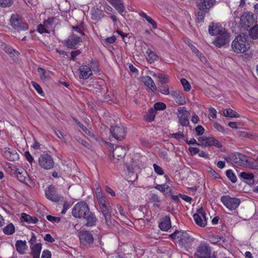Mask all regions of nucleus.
<instances>
[{
    "label": "nucleus",
    "instance_id": "nucleus-1",
    "mask_svg": "<svg viewBox=\"0 0 258 258\" xmlns=\"http://www.w3.org/2000/svg\"><path fill=\"white\" fill-rule=\"evenodd\" d=\"M225 160L231 164H236L243 167L257 169L258 164L255 162H251L248 160V157L239 152H234L225 157Z\"/></svg>",
    "mask_w": 258,
    "mask_h": 258
},
{
    "label": "nucleus",
    "instance_id": "nucleus-2",
    "mask_svg": "<svg viewBox=\"0 0 258 258\" xmlns=\"http://www.w3.org/2000/svg\"><path fill=\"white\" fill-rule=\"evenodd\" d=\"M170 236L178 243L179 246L181 248L187 249L192 245L193 238L185 231L176 230Z\"/></svg>",
    "mask_w": 258,
    "mask_h": 258
},
{
    "label": "nucleus",
    "instance_id": "nucleus-3",
    "mask_svg": "<svg viewBox=\"0 0 258 258\" xmlns=\"http://www.w3.org/2000/svg\"><path fill=\"white\" fill-rule=\"evenodd\" d=\"M247 36L244 34L238 35L232 43V50L236 53H244L249 48V44L246 42Z\"/></svg>",
    "mask_w": 258,
    "mask_h": 258
},
{
    "label": "nucleus",
    "instance_id": "nucleus-4",
    "mask_svg": "<svg viewBox=\"0 0 258 258\" xmlns=\"http://www.w3.org/2000/svg\"><path fill=\"white\" fill-rule=\"evenodd\" d=\"M9 168L12 170L10 174L14 175L20 182L28 185L33 184V180L30 178L27 171L24 169L22 168L19 169L15 165L9 166Z\"/></svg>",
    "mask_w": 258,
    "mask_h": 258
},
{
    "label": "nucleus",
    "instance_id": "nucleus-5",
    "mask_svg": "<svg viewBox=\"0 0 258 258\" xmlns=\"http://www.w3.org/2000/svg\"><path fill=\"white\" fill-rule=\"evenodd\" d=\"M82 212H83V218L82 220L86 226H93L96 224L97 218L94 214L90 211L88 204L82 202Z\"/></svg>",
    "mask_w": 258,
    "mask_h": 258
},
{
    "label": "nucleus",
    "instance_id": "nucleus-6",
    "mask_svg": "<svg viewBox=\"0 0 258 258\" xmlns=\"http://www.w3.org/2000/svg\"><path fill=\"white\" fill-rule=\"evenodd\" d=\"M210 246L205 242H202L197 247L195 256L197 258H216L214 255H211Z\"/></svg>",
    "mask_w": 258,
    "mask_h": 258
},
{
    "label": "nucleus",
    "instance_id": "nucleus-7",
    "mask_svg": "<svg viewBox=\"0 0 258 258\" xmlns=\"http://www.w3.org/2000/svg\"><path fill=\"white\" fill-rule=\"evenodd\" d=\"M10 25L18 32L26 31L29 28L28 24L23 21L21 17L17 14H13L11 16Z\"/></svg>",
    "mask_w": 258,
    "mask_h": 258
},
{
    "label": "nucleus",
    "instance_id": "nucleus-8",
    "mask_svg": "<svg viewBox=\"0 0 258 258\" xmlns=\"http://www.w3.org/2000/svg\"><path fill=\"white\" fill-rule=\"evenodd\" d=\"M38 163L41 168L46 170L52 169L54 164L52 157L48 153L40 155L38 159Z\"/></svg>",
    "mask_w": 258,
    "mask_h": 258
},
{
    "label": "nucleus",
    "instance_id": "nucleus-9",
    "mask_svg": "<svg viewBox=\"0 0 258 258\" xmlns=\"http://www.w3.org/2000/svg\"><path fill=\"white\" fill-rule=\"evenodd\" d=\"M223 204L229 210L236 209L240 204V200L237 198H231L229 196H223L221 198Z\"/></svg>",
    "mask_w": 258,
    "mask_h": 258
},
{
    "label": "nucleus",
    "instance_id": "nucleus-10",
    "mask_svg": "<svg viewBox=\"0 0 258 258\" xmlns=\"http://www.w3.org/2000/svg\"><path fill=\"white\" fill-rule=\"evenodd\" d=\"M198 140L199 146L204 147L214 146L218 148L222 147V144L213 137H207L205 136H203L200 137Z\"/></svg>",
    "mask_w": 258,
    "mask_h": 258
},
{
    "label": "nucleus",
    "instance_id": "nucleus-11",
    "mask_svg": "<svg viewBox=\"0 0 258 258\" xmlns=\"http://www.w3.org/2000/svg\"><path fill=\"white\" fill-rule=\"evenodd\" d=\"M217 37L213 43L217 47H221L229 43L230 41V34L224 29H222L220 33L217 35Z\"/></svg>",
    "mask_w": 258,
    "mask_h": 258
},
{
    "label": "nucleus",
    "instance_id": "nucleus-12",
    "mask_svg": "<svg viewBox=\"0 0 258 258\" xmlns=\"http://www.w3.org/2000/svg\"><path fill=\"white\" fill-rule=\"evenodd\" d=\"M177 116L179 120V123L182 126H188L189 124L188 118L190 113L186 109L185 107H179L177 109Z\"/></svg>",
    "mask_w": 258,
    "mask_h": 258
},
{
    "label": "nucleus",
    "instance_id": "nucleus-13",
    "mask_svg": "<svg viewBox=\"0 0 258 258\" xmlns=\"http://www.w3.org/2000/svg\"><path fill=\"white\" fill-rule=\"evenodd\" d=\"M80 42V37L75 34H72L64 41L63 44L68 48L76 49L77 48Z\"/></svg>",
    "mask_w": 258,
    "mask_h": 258
},
{
    "label": "nucleus",
    "instance_id": "nucleus-14",
    "mask_svg": "<svg viewBox=\"0 0 258 258\" xmlns=\"http://www.w3.org/2000/svg\"><path fill=\"white\" fill-rule=\"evenodd\" d=\"M110 133L115 139L118 140H121L124 138L126 132L123 126L116 125L111 127Z\"/></svg>",
    "mask_w": 258,
    "mask_h": 258
},
{
    "label": "nucleus",
    "instance_id": "nucleus-15",
    "mask_svg": "<svg viewBox=\"0 0 258 258\" xmlns=\"http://www.w3.org/2000/svg\"><path fill=\"white\" fill-rule=\"evenodd\" d=\"M46 198L54 202H58L62 198L56 192L55 187L52 185L49 186L45 189Z\"/></svg>",
    "mask_w": 258,
    "mask_h": 258
},
{
    "label": "nucleus",
    "instance_id": "nucleus-16",
    "mask_svg": "<svg viewBox=\"0 0 258 258\" xmlns=\"http://www.w3.org/2000/svg\"><path fill=\"white\" fill-rule=\"evenodd\" d=\"M3 155L11 161H15L19 159V155L17 151L14 149L8 147L4 148Z\"/></svg>",
    "mask_w": 258,
    "mask_h": 258
},
{
    "label": "nucleus",
    "instance_id": "nucleus-17",
    "mask_svg": "<svg viewBox=\"0 0 258 258\" xmlns=\"http://www.w3.org/2000/svg\"><path fill=\"white\" fill-rule=\"evenodd\" d=\"M194 218L199 226H205L207 224L206 213L202 208L198 210V213L194 215Z\"/></svg>",
    "mask_w": 258,
    "mask_h": 258
},
{
    "label": "nucleus",
    "instance_id": "nucleus-18",
    "mask_svg": "<svg viewBox=\"0 0 258 258\" xmlns=\"http://www.w3.org/2000/svg\"><path fill=\"white\" fill-rule=\"evenodd\" d=\"M99 208L101 213L105 218L106 224L107 225L111 224L110 219L111 218V213L112 212V208L109 204L102 206Z\"/></svg>",
    "mask_w": 258,
    "mask_h": 258
},
{
    "label": "nucleus",
    "instance_id": "nucleus-19",
    "mask_svg": "<svg viewBox=\"0 0 258 258\" xmlns=\"http://www.w3.org/2000/svg\"><path fill=\"white\" fill-rule=\"evenodd\" d=\"M216 3V0H201L198 5V8L206 12H209L210 9L213 8Z\"/></svg>",
    "mask_w": 258,
    "mask_h": 258
},
{
    "label": "nucleus",
    "instance_id": "nucleus-20",
    "mask_svg": "<svg viewBox=\"0 0 258 258\" xmlns=\"http://www.w3.org/2000/svg\"><path fill=\"white\" fill-rule=\"evenodd\" d=\"M94 242L92 234L88 231L82 232V245L86 247L90 246Z\"/></svg>",
    "mask_w": 258,
    "mask_h": 258
},
{
    "label": "nucleus",
    "instance_id": "nucleus-21",
    "mask_svg": "<svg viewBox=\"0 0 258 258\" xmlns=\"http://www.w3.org/2000/svg\"><path fill=\"white\" fill-rule=\"evenodd\" d=\"M90 15L93 20L98 21L104 17L103 11L97 7H94L91 10Z\"/></svg>",
    "mask_w": 258,
    "mask_h": 258
},
{
    "label": "nucleus",
    "instance_id": "nucleus-22",
    "mask_svg": "<svg viewBox=\"0 0 258 258\" xmlns=\"http://www.w3.org/2000/svg\"><path fill=\"white\" fill-rule=\"evenodd\" d=\"M242 21L244 24L249 27L255 23V20L253 14L250 12H244L242 18Z\"/></svg>",
    "mask_w": 258,
    "mask_h": 258
},
{
    "label": "nucleus",
    "instance_id": "nucleus-23",
    "mask_svg": "<svg viewBox=\"0 0 258 258\" xmlns=\"http://www.w3.org/2000/svg\"><path fill=\"white\" fill-rule=\"evenodd\" d=\"M118 12L122 15L124 11V6L122 0H107Z\"/></svg>",
    "mask_w": 258,
    "mask_h": 258
},
{
    "label": "nucleus",
    "instance_id": "nucleus-24",
    "mask_svg": "<svg viewBox=\"0 0 258 258\" xmlns=\"http://www.w3.org/2000/svg\"><path fill=\"white\" fill-rule=\"evenodd\" d=\"M96 198L99 207L108 204V201L106 196L101 193V190L100 188H97L95 191Z\"/></svg>",
    "mask_w": 258,
    "mask_h": 258
},
{
    "label": "nucleus",
    "instance_id": "nucleus-25",
    "mask_svg": "<svg viewBox=\"0 0 258 258\" xmlns=\"http://www.w3.org/2000/svg\"><path fill=\"white\" fill-rule=\"evenodd\" d=\"M171 96L175 101L178 104L183 105L185 103V99L183 94L179 91H175L171 92Z\"/></svg>",
    "mask_w": 258,
    "mask_h": 258
},
{
    "label": "nucleus",
    "instance_id": "nucleus-26",
    "mask_svg": "<svg viewBox=\"0 0 258 258\" xmlns=\"http://www.w3.org/2000/svg\"><path fill=\"white\" fill-rule=\"evenodd\" d=\"M223 28L219 26L218 24L211 23L209 26V33L210 35L215 36L218 35Z\"/></svg>",
    "mask_w": 258,
    "mask_h": 258
},
{
    "label": "nucleus",
    "instance_id": "nucleus-27",
    "mask_svg": "<svg viewBox=\"0 0 258 258\" xmlns=\"http://www.w3.org/2000/svg\"><path fill=\"white\" fill-rule=\"evenodd\" d=\"M20 219L22 222H25L29 224H35L39 221L36 217L31 216L24 213L21 214Z\"/></svg>",
    "mask_w": 258,
    "mask_h": 258
},
{
    "label": "nucleus",
    "instance_id": "nucleus-28",
    "mask_svg": "<svg viewBox=\"0 0 258 258\" xmlns=\"http://www.w3.org/2000/svg\"><path fill=\"white\" fill-rule=\"evenodd\" d=\"M143 81L145 85L150 88L152 91H155L157 89V87L154 82L153 79L149 76H145L143 78Z\"/></svg>",
    "mask_w": 258,
    "mask_h": 258
},
{
    "label": "nucleus",
    "instance_id": "nucleus-29",
    "mask_svg": "<svg viewBox=\"0 0 258 258\" xmlns=\"http://www.w3.org/2000/svg\"><path fill=\"white\" fill-rule=\"evenodd\" d=\"M42 249V245L40 243H37L31 246V255L33 256V258H39L40 254Z\"/></svg>",
    "mask_w": 258,
    "mask_h": 258
},
{
    "label": "nucleus",
    "instance_id": "nucleus-30",
    "mask_svg": "<svg viewBox=\"0 0 258 258\" xmlns=\"http://www.w3.org/2000/svg\"><path fill=\"white\" fill-rule=\"evenodd\" d=\"M15 246L17 251L20 254H24L27 248L26 241L17 240L16 241Z\"/></svg>",
    "mask_w": 258,
    "mask_h": 258
},
{
    "label": "nucleus",
    "instance_id": "nucleus-31",
    "mask_svg": "<svg viewBox=\"0 0 258 258\" xmlns=\"http://www.w3.org/2000/svg\"><path fill=\"white\" fill-rule=\"evenodd\" d=\"M126 153V150L121 146L116 147L113 151V157L115 158V156L117 157H124Z\"/></svg>",
    "mask_w": 258,
    "mask_h": 258
},
{
    "label": "nucleus",
    "instance_id": "nucleus-32",
    "mask_svg": "<svg viewBox=\"0 0 258 258\" xmlns=\"http://www.w3.org/2000/svg\"><path fill=\"white\" fill-rule=\"evenodd\" d=\"M92 75L91 69L87 66L82 67V78L83 79H88Z\"/></svg>",
    "mask_w": 258,
    "mask_h": 258
},
{
    "label": "nucleus",
    "instance_id": "nucleus-33",
    "mask_svg": "<svg viewBox=\"0 0 258 258\" xmlns=\"http://www.w3.org/2000/svg\"><path fill=\"white\" fill-rule=\"evenodd\" d=\"M156 114V111L155 109L153 108H150L144 116V118L146 121L151 122L154 119Z\"/></svg>",
    "mask_w": 258,
    "mask_h": 258
},
{
    "label": "nucleus",
    "instance_id": "nucleus-34",
    "mask_svg": "<svg viewBox=\"0 0 258 258\" xmlns=\"http://www.w3.org/2000/svg\"><path fill=\"white\" fill-rule=\"evenodd\" d=\"M146 54L148 55L147 60L150 63L154 62L157 58V55L156 53L150 49H148L147 50Z\"/></svg>",
    "mask_w": 258,
    "mask_h": 258
},
{
    "label": "nucleus",
    "instance_id": "nucleus-35",
    "mask_svg": "<svg viewBox=\"0 0 258 258\" xmlns=\"http://www.w3.org/2000/svg\"><path fill=\"white\" fill-rule=\"evenodd\" d=\"M150 200L154 203L153 206L154 207L159 208L161 201L159 197L157 195L155 194H150Z\"/></svg>",
    "mask_w": 258,
    "mask_h": 258
},
{
    "label": "nucleus",
    "instance_id": "nucleus-36",
    "mask_svg": "<svg viewBox=\"0 0 258 258\" xmlns=\"http://www.w3.org/2000/svg\"><path fill=\"white\" fill-rule=\"evenodd\" d=\"M73 215L76 218H81V202L78 203L72 210Z\"/></svg>",
    "mask_w": 258,
    "mask_h": 258
},
{
    "label": "nucleus",
    "instance_id": "nucleus-37",
    "mask_svg": "<svg viewBox=\"0 0 258 258\" xmlns=\"http://www.w3.org/2000/svg\"><path fill=\"white\" fill-rule=\"evenodd\" d=\"M223 115L226 117H238L239 115L234 110L231 108L226 109L223 112Z\"/></svg>",
    "mask_w": 258,
    "mask_h": 258
},
{
    "label": "nucleus",
    "instance_id": "nucleus-38",
    "mask_svg": "<svg viewBox=\"0 0 258 258\" xmlns=\"http://www.w3.org/2000/svg\"><path fill=\"white\" fill-rule=\"evenodd\" d=\"M249 35L253 39L258 38V25H255L252 27L249 31Z\"/></svg>",
    "mask_w": 258,
    "mask_h": 258
},
{
    "label": "nucleus",
    "instance_id": "nucleus-39",
    "mask_svg": "<svg viewBox=\"0 0 258 258\" xmlns=\"http://www.w3.org/2000/svg\"><path fill=\"white\" fill-rule=\"evenodd\" d=\"M155 76L159 79V81L162 84H166L169 81L168 76L166 75L158 73L156 74Z\"/></svg>",
    "mask_w": 258,
    "mask_h": 258
},
{
    "label": "nucleus",
    "instance_id": "nucleus-40",
    "mask_svg": "<svg viewBox=\"0 0 258 258\" xmlns=\"http://www.w3.org/2000/svg\"><path fill=\"white\" fill-rule=\"evenodd\" d=\"M209 12H206L204 10H200L197 12V21L199 23H201L204 21V19L206 16V14Z\"/></svg>",
    "mask_w": 258,
    "mask_h": 258
},
{
    "label": "nucleus",
    "instance_id": "nucleus-41",
    "mask_svg": "<svg viewBox=\"0 0 258 258\" xmlns=\"http://www.w3.org/2000/svg\"><path fill=\"white\" fill-rule=\"evenodd\" d=\"M158 226H171L170 217L168 216H165L161 218Z\"/></svg>",
    "mask_w": 258,
    "mask_h": 258
},
{
    "label": "nucleus",
    "instance_id": "nucleus-42",
    "mask_svg": "<svg viewBox=\"0 0 258 258\" xmlns=\"http://www.w3.org/2000/svg\"><path fill=\"white\" fill-rule=\"evenodd\" d=\"M226 176L233 183H235L237 181V178L232 170L229 169L226 172Z\"/></svg>",
    "mask_w": 258,
    "mask_h": 258
},
{
    "label": "nucleus",
    "instance_id": "nucleus-43",
    "mask_svg": "<svg viewBox=\"0 0 258 258\" xmlns=\"http://www.w3.org/2000/svg\"><path fill=\"white\" fill-rule=\"evenodd\" d=\"M37 71L40 74V78L41 80L46 81L49 79V77L46 75V71L44 69L41 68H38Z\"/></svg>",
    "mask_w": 258,
    "mask_h": 258
},
{
    "label": "nucleus",
    "instance_id": "nucleus-44",
    "mask_svg": "<svg viewBox=\"0 0 258 258\" xmlns=\"http://www.w3.org/2000/svg\"><path fill=\"white\" fill-rule=\"evenodd\" d=\"M190 48L192 51L197 54V55L199 57L202 61L203 62L206 60V57L203 56L201 53L200 52V51L196 48V47L191 45Z\"/></svg>",
    "mask_w": 258,
    "mask_h": 258
},
{
    "label": "nucleus",
    "instance_id": "nucleus-45",
    "mask_svg": "<svg viewBox=\"0 0 258 258\" xmlns=\"http://www.w3.org/2000/svg\"><path fill=\"white\" fill-rule=\"evenodd\" d=\"M166 108V105L162 102H157L154 105V108L155 110H163Z\"/></svg>",
    "mask_w": 258,
    "mask_h": 258
},
{
    "label": "nucleus",
    "instance_id": "nucleus-46",
    "mask_svg": "<svg viewBox=\"0 0 258 258\" xmlns=\"http://www.w3.org/2000/svg\"><path fill=\"white\" fill-rule=\"evenodd\" d=\"M209 240L212 243H216L219 242L221 240L223 239V238L221 237H219L217 235H209L208 236Z\"/></svg>",
    "mask_w": 258,
    "mask_h": 258
},
{
    "label": "nucleus",
    "instance_id": "nucleus-47",
    "mask_svg": "<svg viewBox=\"0 0 258 258\" xmlns=\"http://www.w3.org/2000/svg\"><path fill=\"white\" fill-rule=\"evenodd\" d=\"M37 30L38 31V32H39L40 33L42 34V33H50V30H48L46 27H45V26L44 25V24H39L37 26Z\"/></svg>",
    "mask_w": 258,
    "mask_h": 258
},
{
    "label": "nucleus",
    "instance_id": "nucleus-48",
    "mask_svg": "<svg viewBox=\"0 0 258 258\" xmlns=\"http://www.w3.org/2000/svg\"><path fill=\"white\" fill-rule=\"evenodd\" d=\"M180 82L182 85L185 91H189L190 90V85L185 79H181L180 80Z\"/></svg>",
    "mask_w": 258,
    "mask_h": 258
},
{
    "label": "nucleus",
    "instance_id": "nucleus-49",
    "mask_svg": "<svg viewBox=\"0 0 258 258\" xmlns=\"http://www.w3.org/2000/svg\"><path fill=\"white\" fill-rule=\"evenodd\" d=\"M54 20V17H50L43 22V24L48 30L51 28Z\"/></svg>",
    "mask_w": 258,
    "mask_h": 258
},
{
    "label": "nucleus",
    "instance_id": "nucleus-50",
    "mask_svg": "<svg viewBox=\"0 0 258 258\" xmlns=\"http://www.w3.org/2000/svg\"><path fill=\"white\" fill-rule=\"evenodd\" d=\"M13 3V0H0V7L7 8L10 7Z\"/></svg>",
    "mask_w": 258,
    "mask_h": 258
},
{
    "label": "nucleus",
    "instance_id": "nucleus-51",
    "mask_svg": "<svg viewBox=\"0 0 258 258\" xmlns=\"http://www.w3.org/2000/svg\"><path fill=\"white\" fill-rule=\"evenodd\" d=\"M4 233L7 235L13 234L15 231V227H4L3 229Z\"/></svg>",
    "mask_w": 258,
    "mask_h": 258
},
{
    "label": "nucleus",
    "instance_id": "nucleus-52",
    "mask_svg": "<svg viewBox=\"0 0 258 258\" xmlns=\"http://www.w3.org/2000/svg\"><path fill=\"white\" fill-rule=\"evenodd\" d=\"M240 176L242 178L247 180H251L254 177L253 174L244 172H241L240 174Z\"/></svg>",
    "mask_w": 258,
    "mask_h": 258
},
{
    "label": "nucleus",
    "instance_id": "nucleus-53",
    "mask_svg": "<svg viewBox=\"0 0 258 258\" xmlns=\"http://www.w3.org/2000/svg\"><path fill=\"white\" fill-rule=\"evenodd\" d=\"M82 130L84 131L86 135L88 136L89 138H93L94 137L93 132L88 129L87 127H85L82 125Z\"/></svg>",
    "mask_w": 258,
    "mask_h": 258
},
{
    "label": "nucleus",
    "instance_id": "nucleus-54",
    "mask_svg": "<svg viewBox=\"0 0 258 258\" xmlns=\"http://www.w3.org/2000/svg\"><path fill=\"white\" fill-rule=\"evenodd\" d=\"M154 170L155 172L158 175H161L164 174V171L162 169V168L157 165L156 164L154 163L153 165Z\"/></svg>",
    "mask_w": 258,
    "mask_h": 258
},
{
    "label": "nucleus",
    "instance_id": "nucleus-55",
    "mask_svg": "<svg viewBox=\"0 0 258 258\" xmlns=\"http://www.w3.org/2000/svg\"><path fill=\"white\" fill-rule=\"evenodd\" d=\"M155 188L160 191L164 192L165 190H168L169 188L168 185L166 184H157Z\"/></svg>",
    "mask_w": 258,
    "mask_h": 258
},
{
    "label": "nucleus",
    "instance_id": "nucleus-56",
    "mask_svg": "<svg viewBox=\"0 0 258 258\" xmlns=\"http://www.w3.org/2000/svg\"><path fill=\"white\" fill-rule=\"evenodd\" d=\"M195 131L198 136H201L204 134L205 132L204 128L201 125H198L195 128Z\"/></svg>",
    "mask_w": 258,
    "mask_h": 258
},
{
    "label": "nucleus",
    "instance_id": "nucleus-57",
    "mask_svg": "<svg viewBox=\"0 0 258 258\" xmlns=\"http://www.w3.org/2000/svg\"><path fill=\"white\" fill-rule=\"evenodd\" d=\"M31 83L33 87L35 89V90L39 94H41L43 93V90L39 84H38L37 83L34 81L32 82Z\"/></svg>",
    "mask_w": 258,
    "mask_h": 258
},
{
    "label": "nucleus",
    "instance_id": "nucleus-58",
    "mask_svg": "<svg viewBox=\"0 0 258 258\" xmlns=\"http://www.w3.org/2000/svg\"><path fill=\"white\" fill-rule=\"evenodd\" d=\"M47 219L52 222L58 223L60 221V218L57 217L52 216L51 215H48L46 216Z\"/></svg>",
    "mask_w": 258,
    "mask_h": 258
},
{
    "label": "nucleus",
    "instance_id": "nucleus-59",
    "mask_svg": "<svg viewBox=\"0 0 258 258\" xmlns=\"http://www.w3.org/2000/svg\"><path fill=\"white\" fill-rule=\"evenodd\" d=\"M160 92L164 95L169 94V88L167 86H163L159 88Z\"/></svg>",
    "mask_w": 258,
    "mask_h": 258
},
{
    "label": "nucleus",
    "instance_id": "nucleus-60",
    "mask_svg": "<svg viewBox=\"0 0 258 258\" xmlns=\"http://www.w3.org/2000/svg\"><path fill=\"white\" fill-rule=\"evenodd\" d=\"M51 253L48 249H45L42 251L41 258H51Z\"/></svg>",
    "mask_w": 258,
    "mask_h": 258
},
{
    "label": "nucleus",
    "instance_id": "nucleus-61",
    "mask_svg": "<svg viewBox=\"0 0 258 258\" xmlns=\"http://www.w3.org/2000/svg\"><path fill=\"white\" fill-rule=\"evenodd\" d=\"M188 151L191 155L193 156L199 153L200 150L198 148L190 147L188 148Z\"/></svg>",
    "mask_w": 258,
    "mask_h": 258
},
{
    "label": "nucleus",
    "instance_id": "nucleus-62",
    "mask_svg": "<svg viewBox=\"0 0 258 258\" xmlns=\"http://www.w3.org/2000/svg\"><path fill=\"white\" fill-rule=\"evenodd\" d=\"M82 40H84L85 47H88L89 45V41L88 40V37L85 35L84 33L82 31Z\"/></svg>",
    "mask_w": 258,
    "mask_h": 258
},
{
    "label": "nucleus",
    "instance_id": "nucleus-63",
    "mask_svg": "<svg viewBox=\"0 0 258 258\" xmlns=\"http://www.w3.org/2000/svg\"><path fill=\"white\" fill-rule=\"evenodd\" d=\"M24 155L26 159L30 163H31L34 161L33 158L28 151L25 152Z\"/></svg>",
    "mask_w": 258,
    "mask_h": 258
},
{
    "label": "nucleus",
    "instance_id": "nucleus-64",
    "mask_svg": "<svg viewBox=\"0 0 258 258\" xmlns=\"http://www.w3.org/2000/svg\"><path fill=\"white\" fill-rule=\"evenodd\" d=\"M214 127L218 131L223 133L224 132V127L219 123L215 122L214 123Z\"/></svg>",
    "mask_w": 258,
    "mask_h": 258
}]
</instances>
